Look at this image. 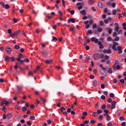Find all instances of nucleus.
<instances>
[{"label":"nucleus","instance_id":"1","mask_svg":"<svg viewBox=\"0 0 126 126\" xmlns=\"http://www.w3.org/2000/svg\"><path fill=\"white\" fill-rule=\"evenodd\" d=\"M15 60V59L13 57H10L9 56H7L5 58V60L6 61H14Z\"/></svg>","mask_w":126,"mask_h":126},{"label":"nucleus","instance_id":"2","mask_svg":"<svg viewBox=\"0 0 126 126\" xmlns=\"http://www.w3.org/2000/svg\"><path fill=\"white\" fill-rule=\"evenodd\" d=\"M118 45V43L117 42H114L113 43V45L112 46V48L114 51H116L117 50V49L115 47V46Z\"/></svg>","mask_w":126,"mask_h":126},{"label":"nucleus","instance_id":"3","mask_svg":"<svg viewBox=\"0 0 126 126\" xmlns=\"http://www.w3.org/2000/svg\"><path fill=\"white\" fill-rule=\"evenodd\" d=\"M113 67L115 70L119 69L120 68V66L118 65L117 63H115L113 66Z\"/></svg>","mask_w":126,"mask_h":126},{"label":"nucleus","instance_id":"4","mask_svg":"<svg viewBox=\"0 0 126 126\" xmlns=\"http://www.w3.org/2000/svg\"><path fill=\"white\" fill-rule=\"evenodd\" d=\"M103 53L104 54L107 53H111V51L110 49H108V50L104 49L103 51Z\"/></svg>","mask_w":126,"mask_h":126},{"label":"nucleus","instance_id":"5","mask_svg":"<svg viewBox=\"0 0 126 126\" xmlns=\"http://www.w3.org/2000/svg\"><path fill=\"white\" fill-rule=\"evenodd\" d=\"M9 102L8 101L6 100H4L2 101L0 104V106H2L4 104L6 105H7L8 104H9Z\"/></svg>","mask_w":126,"mask_h":126},{"label":"nucleus","instance_id":"6","mask_svg":"<svg viewBox=\"0 0 126 126\" xmlns=\"http://www.w3.org/2000/svg\"><path fill=\"white\" fill-rule=\"evenodd\" d=\"M116 104V102L115 101H112L111 102V109H113L115 108Z\"/></svg>","mask_w":126,"mask_h":126},{"label":"nucleus","instance_id":"7","mask_svg":"<svg viewBox=\"0 0 126 126\" xmlns=\"http://www.w3.org/2000/svg\"><path fill=\"white\" fill-rule=\"evenodd\" d=\"M91 40L92 42H94L95 43H97L99 42L98 39H96L94 37H92L91 39Z\"/></svg>","mask_w":126,"mask_h":126},{"label":"nucleus","instance_id":"8","mask_svg":"<svg viewBox=\"0 0 126 126\" xmlns=\"http://www.w3.org/2000/svg\"><path fill=\"white\" fill-rule=\"evenodd\" d=\"M16 60L18 62L17 64H21L23 63L24 61L20 60V58H17L16 59Z\"/></svg>","mask_w":126,"mask_h":126},{"label":"nucleus","instance_id":"9","mask_svg":"<svg viewBox=\"0 0 126 126\" xmlns=\"http://www.w3.org/2000/svg\"><path fill=\"white\" fill-rule=\"evenodd\" d=\"M5 50L7 53L10 54L12 51V49L9 47H6L5 48Z\"/></svg>","mask_w":126,"mask_h":126},{"label":"nucleus","instance_id":"10","mask_svg":"<svg viewBox=\"0 0 126 126\" xmlns=\"http://www.w3.org/2000/svg\"><path fill=\"white\" fill-rule=\"evenodd\" d=\"M94 57L95 60H98L99 59L100 56L98 54H96L94 55Z\"/></svg>","mask_w":126,"mask_h":126},{"label":"nucleus","instance_id":"11","mask_svg":"<svg viewBox=\"0 0 126 126\" xmlns=\"http://www.w3.org/2000/svg\"><path fill=\"white\" fill-rule=\"evenodd\" d=\"M121 46H118L117 47V50L118 51V53L120 54L121 53L122 51L121 49Z\"/></svg>","mask_w":126,"mask_h":126},{"label":"nucleus","instance_id":"12","mask_svg":"<svg viewBox=\"0 0 126 126\" xmlns=\"http://www.w3.org/2000/svg\"><path fill=\"white\" fill-rule=\"evenodd\" d=\"M98 45H99V48L100 49H103L104 47L103 45L102 44V42L100 41L98 42Z\"/></svg>","mask_w":126,"mask_h":126},{"label":"nucleus","instance_id":"13","mask_svg":"<svg viewBox=\"0 0 126 126\" xmlns=\"http://www.w3.org/2000/svg\"><path fill=\"white\" fill-rule=\"evenodd\" d=\"M53 62V60H46L45 61V62L47 64H49Z\"/></svg>","mask_w":126,"mask_h":126},{"label":"nucleus","instance_id":"14","mask_svg":"<svg viewBox=\"0 0 126 126\" xmlns=\"http://www.w3.org/2000/svg\"><path fill=\"white\" fill-rule=\"evenodd\" d=\"M68 23L72 22L73 23H74L75 22V19L73 18L71 19H68Z\"/></svg>","mask_w":126,"mask_h":126},{"label":"nucleus","instance_id":"15","mask_svg":"<svg viewBox=\"0 0 126 126\" xmlns=\"http://www.w3.org/2000/svg\"><path fill=\"white\" fill-rule=\"evenodd\" d=\"M115 29L116 31H118V30L119 29V25L117 23H115Z\"/></svg>","mask_w":126,"mask_h":126},{"label":"nucleus","instance_id":"16","mask_svg":"<svg viewBox=\"0 0 126 126\" xmlns=\"http://www.w3.org/2000/svg\"><path fill=\"white\" fill-rule=\"evenodd\" d=\"M98 31H95L94 32L95 33H98V32H101L102 31V29L101 28H99L97 29Z\"/></svg>","mask_w":126,"mask_h":126},{"label":"nucleus","instance_id":"17","mask_svg":"<svg viewBox=\"0 0 126 126\" xmlns=\"http://www.w3.org/2000/svg\"><path fill=\"white\" fill-rule=\"evenodd\" d=\"M98 7L100 8H102L104 7V5L100 2H99L98 3Z\"/></svg>","mask_w":126,"mask_h":126},{"label":"nucleus","instance_id":"18","mask_svg":"<svg viewBox=\"0 0 126 126\" xmlns=\"http://www.w3.org/2000/svg\"><path fill=\"white\" fill-rule=\"evenodd\" d=\"M104 112H105V113L103 114L104 115V116H107V115H108V113L109 112V111L108 110H104Z\"/></svg>","mask_w":126,"mask_h":126},{"label":"nucleus","instance_id":"19","mask_svg":"<svg viewBox=\"0 0 126 126\" xmlns=\"http://www.w3.org/2000/svg\"><path fill=\"white\" fill-rule=\"evenodd\" d=\"M80 13L82 15L85 16L86 14V11L85 10H83L80 11Z\"/></svg>","mask_w":126,"mask_h":126},{"label":"nucleus","instance_id":"20","mask_svg":"<svg viewBox=\"0 0 126 126\" xmlns=\"http://www.w3.org/2000/svg\"><path fill=\"white\" fill-rule=\"evenodd\" d=\"M93 85L94 86H96L97 84V82L95 80L93 81Z\"/></svg>","mask_w":126,"mask_h":126},{"label":"nucleus","instance_id":"21","mask_svg":"<svg viewBox=\"0 0 126 126\" xmlns=\"http://www.w3.org/2000/svg\"><path fill=\"white\" fill-rule=\"evenodd\" d=\"M42 68L41 67H40V66H37L36 67V69L37 70V71L39 70L41 72H42Z\"/></svg>","mask_w":126,"mask_h":126},{"label":"nucleus","instance_id":"22","mask_svg":"<svg viewBox=\"0 0 126 126\" xmlns=\"http://www.w3.org/2000/svg\"><path fill=\"white\" fill-rule=\"evenodd\" d=\"M94 3V1L92 0H89L88 1V3L89 4H91Z\"/></svg>","mask_w":126,"mask_h":126},{"label":"nucleus","instance_id":"23","mask_svg":"<svg viewBox=\"0 0 126 126\" xmlns=\"http://www.w3.org/2000/svg\"><path fill=\"white\" fill-rule=\"evenodd\" d=\"M16 87L17 88V89L18 91L19 92L22 89V87H19L18 86H17Z\"/></svg>","mask_w":126,"mask_h":126},{"label":"nucleus","instance_id":"24","mask_svg":"<svg viewBox=\"0 0 126 126\" xmlns=\"http://www.w3.org/2000/svg\"><path fill=\"white\" fill-rule=\"evenodd\" d=\"M12 116V114L10 113L8 114L7 116V118H8V119L10 118Z\"/></svg>","mask_w":126,"mask_h":126},{"label":"nucleus","instance_id":"25","mask_svg":"<svg viewBox=\"0 0 126 126\" xmlns=\"http://www.w3.org/2000/svg\"><path fill=\"white\" fill-rule=\"evenodd\" d=\"M34 94H35V95H39L40 94V92H39V91H35V92Z\"/></svg>","mask_w":126,"mask_h":126},{"label":"nucleus","instance_id":"26","mask_svg":"<svg viewBox=\"0 0 126 126\" xmlns=\"http://www.w3.org/2000/svg\"><path fill=\"white\" fill-rule=\"evenodd\" d=\"M106 116L107 120L108 121H109L110 120V119H111V117L110 115H107V116Z\"/></svg>","mask_w":126,"mask_h":126},{"label":"nucleus","instance_id":"27","mask_svg":"<svg viewBox=\"0 0 126 126\" xmlns=\"http://www.w3.org/2000/svg\"><path fill=\"white\" fill-rule=\"evenodd\" d=\"M93 32L92 31L90 30H89L87 32V34H90L93 33Z\"/></svg>","mask_w":126,"mask_h":126},{"label":"nucleus","instance_id":"28","mask_svg":"<svg viewBox=\"0 0 126 126\" xmlns=\"http://www.w3.org/2000/svg\"><path fill=\"white\" fill-rule=\"evenodd\" d=\"M112 39L109 36L107 39V41H110L112 40Z\"/></svg>","mask_w":126,"mask_h":126},{"label":"nucleus","instance_id":"29","mask_svg":"<svg viewBox=\"0 0 126 126\" xmlns=\"http://www.w3.org/2000/svg\"><path fill=\"white\" fill-rule=\"evenodd\" d=\"M4 7L6 9H8L10 7L9 5L8 4H6L5 5Z\"/></svg>","mask_w":126,"mask_h":126},{"label":"nucleus","instance_id":"30","mask_svg":"<svg viewBox=\"0 0 126 126\" xmlns=\"http://www.w3.org/2000/svg\"><path fill=\"white\" fill-rule=\"evenodd\" d=\"M96 122V121L94 120H92L90 121V123L92 124H94Z\"/></svg>","mask_w":126,"mask_h":126},{"label":"nucleus","instance_id":"31","mask_svg":"<svg viewBox=\"0 0 126 126\" xmlns=\"http://www.w3.org/2000/svg\"><path fill=\"white\" fill-rule=\"evenodd\" d=\"M47 55V53L45 52H44L42 53V55L43 56L45 57Z\"/></svg>","mask_w":126,"mask_h":126},{"label":"nucleus","instance_id":"32","mask_svg":"<svg viewBox=\"0 0 126 126\" xmlns=\"http://www.w3.org/2000/svg\"><path fill=\"white\" fill-rule=\"evenodd\" d=\"M106 105L105 104H103L101 108L102 110H104L105 109Z\"/></svg>","mask_w":126,"mask_h":126},{"label":"nucleus","instance_id":"33","mask_svg":"<svg viewBox=\"0 0 126 126\" xmlns=\"http://www.w3.org/2000/svg\"><path fill=\"white\" fill-rule=\"evenodd\" d=\"M18 56L19 57L18 58H20H20H23V56L21 53H20L18 55Z\"/></svg>","mask_w":126,"mask_h":126},{"label":"nucleus","instance_id":"34","mask_svg":"<svg viewBox=\"0 0 126 126\" xmlns=\"http://www.w3.org/2000/svg\"><path fill=\"white\" fill-rule=\"evenodd\" d=\"M58 12L59 14V16L60 17H61L62 16H63V14H62V12L60 11H58Z\"/></svg>","mask_w":126,"mask_h":126},{"label":"nucleus","instance_id":"35","mask_svg":"<svg viewBox=\"0 0 126 126\" xmlns=\"http://www.w3.org/2000/svg\"><path fill=\"white\" fill-rule=\"evenodd\" d=\"M2 110L3 111L5 112L7 110L6 108L5 107V106H3Z\"/></svg>","mask_w":126,"mask_h":126},{"label":"nucleus","instance_id":"36","mask_svg":"<svg viewBox=\"0 0 126 126\" xmlns=\"http://www.w3.org/2000/svg\"><path fill=\"white\" fill-rule=\"evenodd\" d=\"M65 110V109L63 107H61L60 108V110L62 112H63V111Z\"/></svg>","mask_w":126,"mask_h":126},{"label":"nucleus","instance_id":"37","mask_svg":"<svg viewBox=\"0 0 126 126\" xmlns=\"http://www.w3.org/2000/svg\"><path fill=\"white\" fill-rule=\"evenodd\" d=\"M15 47L16 49H18L20 48L19 46L16 45L15 46Z\"/></svg>","mask_w":126,"mask_h":126},{"label":"nucleus","instance_id":"38","mask_svg":"<svg viewBox=\"0 0 126 126\" xmlns=\"http://www.w3.org/2000/svg\"><path fill=\"white\" fill-rule=\"evenodd\" d=\"M104 23L102 21H101L99 22V25L100 26H102L104 25Z\"/></svg>","mask_w":126,"mask_h":126},{"label":"nucleus","instance_id":"39","mask_svg":"<svg viewBox=\"0 0 126 126\" xmlns=\"http://www.w3.org/2000/svg\"><path fill=\"white\" fill-rule=\"evenodd\" d=\"M97 114V113L96 112H95L93 113L92 115L94 117H95L96 116Z\"/></svg>","mask_w":126,"mask_h":126},{"label":"nucleus","instance_id":"40","mask_svg":"<svg viewBox=\"0 0 126 126\" xmlns=\"http://www.w3.org/2000/svg\"><path fill=\"white\" fill-rule=\"evenodd\" d=\"M70 13L71 15H73L74 14L75 11L74 10H72L70 11Z\"/></svg>","mask_w":126,"mask_h":126},{"label":"nucleus","instance_id":"41","mask_svg":"<svg viewBox=\"0 0 126 126\" xmlns=\"http://www.w3.org/2000/svg\"><path fill=\"white\" fill-rule=\"evenodd\" d=\"M10 35L11 37H13V36H15L17 34H15L11 32L10 33Z\"/></svg>","mask_w":126,"mask_h":126},{"label":"nucleus","instance_id":"42","mask_svg":"<svg viewBox=\"0 0 126 126\" xmlns=\"http://www.w3.org/2000/svg\"><path fill=\"white\" fill-rule=\"evenodd\" d=\"M114 96V95L113 93H111L110 94V96L111 97H113Z\"/></svg>","mask_w":126,"mask_h":126},{"label":"nucleus","instance_id":"43","mask_svg":"<svg viewBox=\"0 0 126 126\" xmlns=\"http://www.w3.org/2000/svg\"><path fill=\"white\" fill-rule=\"evenodd\" d=\"M12 20L15 23H16L17 21V19L15 18H13Z\"/></svg>","mask_w":126,"mask_h":126},{"label":"nucleus","instance_id":"44","mask_svg":"<svg viewBox=\"0 0 126 126\" xmlns=\"http://www.w3.org/2000/svg\"><path fill=\"white\" fill-rule=\"evenodd\" d=\"M96 25L95 24H94L93 26V29H94L96 27Z\"/></svg>","mask_w":126,"mask_h":126},{"label":"nucleus","instance_id":"45","mask_svg":"<svg viewBox=\"0 0 126 126\" xmlns=\"http://www.w3.org/2000/svg\"><path fill=\"white\" fill-rule=\"evenodd\" d=\"M35 118L34 116H31L30 117V119L32 120H34Z\"/></svg>","mask_w":126,"mask_h":126},{"label":"nucleus","instance_id":"46","mask_svg":"<svg viewBox=\"0 0 126 126\" xmlns=\"http://www.w3.org/2000/svg\"><path fill=\"white\" fill-rule=\"evenodd\" d=\"M6 118H7V116L5 114H4L3 116L2 119H5Z\"/></svg>","mask_w":126,"mask_h":126},{"label":"nucleus","instance_id":"47","mask_svg":"<svg viewBox=\"0 0 126 126\" xmlns=\"http://www.w3.org/2000/svg\"><path fill=\"white\" fill-rule=\"evenodd\" d=\"M112 70L111 68L109 69V71L108 72L110 74H111L112 73Z\"/></svg>","mask_w":126,"mask_h":126},{"label":"nucleus","instance_id":"48","mask_svg":"<svg viewBox=\"0 0 126 126\" xmlns=\"http://www.w3.org/2000/svg\"><path fill=\"white\" fill-rule=\"evenodd\" d=\"M112 123L111 122H110L107 123L108 126H111L112 125Z\"/></svg>","mask_w":126,"mask_h":126},{"label":"nucleus","instance_id":"49","mask_svg":"<svg viewBox=\"0 0 126 126\" xmlns=\"http://www.w3.org/2000/svg\"><path fill=\"white\" fill-rule=\"evenodd\" d=\"M116 13V10H114L112 12V14L115 15Z\"/></svg>","mask_w":126,"mask_h":126},{"label":"nucleus","instance_id":"50","mask_svg":"<svg viewBox=\"0 0 126 126\" xmlns=\"http://www.w3.org/2000/svg\"><path fill=\"white\" fill-rule=\"evenodd\" d=\"M70 31L73 32H74V30L73 28H70Z\"/></svg>","mask_w":126,"mask_h":126},{"label":"nucleus","instance_id":"51","mask_svg":"<svg viewBox=\"0 0 126 126\" xmlns=\"http://www.w3.org/2000/svg\"><path fill=\"white\" fill-rule=\"evenodd\" d=\"M27 109L25 107H23L22 109V110L23 111H26L27 110Z\"/></svg>","mask_w":126,"mask_h":126},{"label":"nucleus","instance_id":"52","mask_svg":"<svg viewBox=\"0 0 126 126\" xmlns=\"http://www.w3.org/2000/svg\"><path fill=\"white\" fill-rule=\"evenodd\" d=\"M47 123L49 125L51 123V121L50 120H49L47 121Z\"/></svg>","mask_w":126,"mask_h":126},{"label":"nucleus","instance_id":"53","mask_svg":"<svg viewBox=\"0 0 126 126\" xmlns=\"http://www.w3.org/2000/svg\"><path fill=\"white\" fill-rule=\"evenodd\" d=\"M101 98L103 100H104L105 99V97L104 95H102L101 96Z\"/></svg>","mask_w":126,"mask_h":126},{"label":"nucleus","instance_id":"54","mask_svg":"<svg viewBox=\"0 0 126 126\" xmlns=\"http://www.w3.org/2000/svg\"><path fill=\"white\" fill-rule=\"evenodd\" d=\"M87 114V113L86 112H84L82 113V114L84 116H86Z\"/></svg>","mask_w":126,"mask_h":126},{"label":"nucleus","instance_id":"55","mask_svg":"<svg viewBox=\"0 0 126 126\" xmlns=\"http://www.w3.org/2000/svg\"><path fill=\"white\" fill-rule=\"evenodd\" d=\"M105 58V60H108V59L109 58V57L108 55H106L104 57Z\"/></svg>","mask_w":126,"mask_h":126},{"label":"nucleus","instance_id":"56","mask_svg":"<svg viewBox=\"0 0 126 126\" xmlns=\"http://www.w3.org/2000/svg\"><path fill=\"white\" fill-rule=\"evenodd\" d=\"M104 22L105 23H108V20L107 19H105L104 20Z\"/></svg>","mask_w":126,"mask_h":126},{"label":"nucleus","instance_id":"57","mask_svg":"<svg viewBox=\"0 0 126 126\" xmlns=\"http://www.w3.org/2000/svg\"><path fill=\"white\" fill-rule=\"evenodd\" d=\"M102 112V111L101 110H97V113L98 114H100V113H101Z\"/></svg>","mask_w":126,"mask_h":126},{"label":"nucleus","instance_id":"58","mask_svg":"<svg viewBox=\"0 0 126 126\" xmlns=\"http://www.w3.org/2000/svg\"><path fill=\"white\" fill-rule=\"evenodd\" d=\"M126 124V123L125 122H123L121 124V126H125Z\"/></svg>","mask_w":126,"mask_h":126},{"label":"nucleus","instance_id":"59","mask_svg":"<svg viewBox=\"0 0 126 126\" xmlns=\"http://www.w3.org/2000/svg\"><path fill=\"white\" fill-rule=\"evenodd\" d=\"M15 108L16 109H17L18 110H19L20 109V107L18 106H16L15 107Z\"/></svg>","mask_w":126,"mask_h":126},{"label":"nucleus","instance_id":"60","mask_svg":"<svg viewBox=\"0 0 126 126\" xmlns=\"http://www.w3.org/2000/svg\"><path fill=\"white\" fill-rule=\"evenodd\" d=\"M29 75H32V71H29V73H28Z\"/></svg>","mask_w":126,"mask_h":126},{"label":"nucleus","instance_id":"61","mask_svg":"<svg viewBox=\"0 0 126 126\" xmlns=\"http://www.w3.org/2000/svg\"><path fill=\"white\" fill-rule=\"evenodd\" d=\"M119 39V38L118 36L116 37L115 39V41H118Z\"/></svg>","mask_w":126,"mask_h":126},{"label":"nucleus","instance_id":"62","mask_svg":"<svg viewBox=\"0 0 126 126\" xmlns=\"http://www.w3.org/2000/svg\"><path fill=\"white\" fill-rule=\"evenodd\" d=\"M103 116L102 115H100L99 116V119L100 120H102L103 118Z\"/></svg>","mask_w":126,"mask_h":126},{"label":"nucleus","instance_id":"63","mask_svg":"<svg viewBox=\"0 0 126 126\" xmlns=\"http://www.w3.org/2000/svg\"><path fill=\"white\" fill-rule=\"evenodd\" d=\"M112 101V99L111 98H109L108 99V102L109 103H110Z\"/></svg>","mask_w":126,"mask_h":126},{"label":"nucleus","instance_id":"64","mask_svg":"<svg viewBox=\"0 0 126 126\" xmlns=\"http://www.w3.org/2000/svg\"><path fill=\"white\" fill-rule=\"evenodd\" d=\"M27 124L29 126H30L31 125V123L30 121H28L27 122Z\"/></svg>","mask_w":126,"mask_h":126}]
</instances>
